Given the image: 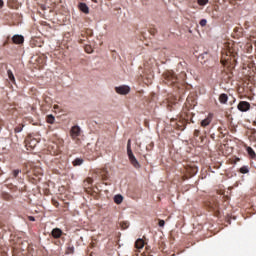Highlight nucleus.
Listing matches in <instances>:
<instances>
[{
    "label": "nucleus",
    "instance_id": "1",
    "mask_svg": "<svg viewBox=\"0 0 256 256\" xmlns=\"http://www.w3.org/2000/svg\"><path fill=\"white\" fill-rule=\"evenodd\" d=\"M127 155L131 165H133L135 169H139L141 165L139 164V161H137V158L133 154V150H131V139H129L127 142Z\"/></svg>",
    "mask_w": 256,
    "mask_h": 256
},
{
    "label": "nucleus",
    "instance_id": "2",
    "mask_svg": "<svg viewBox=\"0 0 256 256\" xmlns=\"http://www.w3.org/2000/svg\"><path fill=\"white\" fill-rule=\"evenodd\" d=\"M164 79L166 80V83H169V85H173V83H177V75H175V72L168 71L164 74Z\"/></svg>",
    "mask_w": 256,
    "mask_h": 256
},
{
    "label": "nucleus",
    "instance_id": "3",
    "mask_svg": "<svg viewBox=\"0 0 256 256\" xmlns=\"http://www.w3.org/2000/svg\"><path fill=\"white\" fill-rule=\"evenodd\" d=\"M116 93H118V95H129V93L131 92V87L127 86V85H121V86H117L115 88Z\"/></svg>",
    "mask_w": 256,
    "mask_h": 256
},
{
    "label": "nucleus",
    "instance_id": "4",
    "mask_svg": "<svg viewBox=\"0 0 256 256\" xmlns=\"http://www.w3.org/2000/svg\"><path fill=\"white\" fill-rule=\"evenodd\" d=\"M237 109H238V111L245 113L251 109V104H249V102H247V101H241V102H239Z\"/></svg>",
    "mask_w": 256,
    "mask_h": 256
},
{
    "label": "nucleus",
    "instance_id": "5",
    "mask_svg": "<svg viewBox=\"0 0 256 256\" xmlns=\"http://www.w3.org/2000/svg\"><path fill=\"white\" fill-rule=\"evenodd\" d=\"M70 135L72 139H77L79 135H81V127L79 126H73L70 130Z\"/></svg>",
    "mask_w": 256,
    "mask_h": 256
},
{
    "label": "nucleus",
    "instance_id": "6",
    "mask_svg": "<svg viewBox=\"0 0 256 256\" xmlns=\"http://www.w3.org/2000/svg\"><path fill=\"white\" fill-rule=\"evenodd\" d=\"M12 41L15 45H21L25 42V38L22 35L16 34L12 37Z\"/></svg>",
    "mask_w": 256,
    "mask_h": 256
},
{
    "label": "nucleus",
    "instance_id": "7",
    "mask_svg": "<svg viewBox=\"0 0 256 256\" xmlns=\"http://www.w3.org/2000/svg\"><path fill=\"white\" fill-rule=\"evenodd\" d=\"M80 11H82V13H85V15H88L89 13V6H87L86 3H83L81 2L79 5H78Z\"/></svg>",
    "mask_w": 256,
    "mask_h": 256
},
{
    "label": "nucleus",
    "instance_id": "8",
    "mask_svg": "<svg viewBox=\"0 0 256 256\" xmlns=\"http://www.w3.org/2000/svg\"><path fill=\"white\" fill-rule=\"evenodd\" d=\"M61 235H63V231H61V229L55 228L52 230V237H54L55 239H59Z\"/></svg>",
    "mask_w": 256,
    "mask_h": 256
},
{
    "label": "nucleus",
    "instance_id": "9",
    "mask_svg": "<svg viewBox=\"0 0 256 256\" xmlns=\"http://www.w3.org/2000/svg\"><path fill=\"white\" fill-rule=\"evenodd\" d=\"M145 247V241L141 238L137 239L135 242V248L136 249H143Z\"/></svg>",
    "mask_w": 256,
    "mask_h": 256
},
{
    "label": "nucleus",
    "instance_id": "10",
    "mask_svg": "<svg viewBox=\"0 0 256 256\" xmlns=\"http://www.w3.org/2000/svg\"><path fill=\"white\" fill-rule=\"evenodd\" d=\"M227 101H229V96H227V94H221L219 96V102L222 103L223 105H225Z\"/></svg>",
    "mask_w": 256,
    "mask_h": 256
},
{
    "label": "nucleus",
    "instance_id": "11",
    "mask_svg": "<svg viewBox=\"0 0 256 256\" xmlns=\"http://www.w3.org/2000/svg\"><path fill=\"white\" fill-rule=\"evenodd\" d=\"M114 203L121 205L123 203V196L121 194L114 196Z\"/></svg>",
    "mask_w": 256,
    "mask_h": 256
},
{
    "label": "nucleus",
    "instance_id": "12",
    "mask_svg": "<svg viewBox=\"0 0 256 256\" xmlns=\"http://www.w3.org/2000/svg\"><path fill=\"white\" fill-rule=\"evenodd\" d=\"M247 153H248L249 157H251V159H255L256 153H255V151L253 150V148L247 147Z\"/></svg>",
    "mask_w": 256,
    "mask_h": 256
},
{
    "label": "nucleus",
    "instance_id": "13",
    "mask_svg": "<svg viewBox=\"0 0 256 256\" xmlns=\"http://www.w3.org/2000/svg\"><path fill=\"white\" fill-rule=\"evenodd\" d=\"M72 163H73L74 167H79V165H83V159L76 158Z\"/></svg>",
    "mask_w": 256,
    "mask_h": 256
},
{
    "label": "nucleus",
    "instance_id": "14",
    "mask_svg": "<svg viewBox=\"0 0 256 256\" xmlns=\"http://www.w3.org/2000/svg\"><path fill=\"white\" fill-rule=\"evenodd\" d=\"M8 79L12 82L15 83V75H13V71L8 70L7 71Z\"/></svg>",
    "mask_w": 256,
    "mask_h": 256
},
{
    "label": "nucleus",
    "instance_id": "15",
    "mask_svg": "<svg viewBox=\"0 0 256 256\" xmlns=\"http://www.w3.org/2000/svg\"><path fill=\"white\" fill-rule=\"evenodd\" d=\"M47 123H50V125H53L55 123V116L52 114L48 115L46 118Z\"/></svg>",
    "mask_w": 256,
    "mask_h": 256
},
{
    "label": "nucleus",
    "instance_id": "16",
    "mask_svg": "<svg viewBox=\"0 0 256 256\" xmlns=\"http://www.w3.org/2000/svg\"><path fill=\"white\" fill-rule=\"evenodd\" d=\"M211 123V118H205L204 120L201 121V126L202 127H207Z\"/></svg>",
    "mask_w": 256,
    "mask_h": 256
},
{
    "label": "nucleus",
    "instance_id": "17",
    "mask_svg": "<svg viewBox=\"0 0 256 256\" xmlns=\"http://www.w3.org/2000/svg\"><path fill=\"white\" fill-rule=\"evenodd\" d=\"M249 172V168L247 166H242L240 168V173L247 174Z\"/></svg>",
    "mask_w": 256,
    "mask_h": 256
},
{
    "label": "nucleus",
    "instance_id": "18",
    "mask_svg": "<svg viewBox=\"0 0 256 256\" xmlns=\"http://www.w3.org/2000/svg\"><path fill=\"white\" fill-rule=\"evenodd\" d=\"M198 1V5L200 6H205L209 3V0H197Z\"/></svg>",
    "mask_w": 256,
    "mask_h": 256
},
{
    "label": "nucleus",
    "instance_id": "19",
    "mask_svg": "<svg viewBox=\"0 0 256 256\" xmlns=\"http://www.w3.org/2000/svg\"><path fill=\"white\" fill-rule=\"evenodd\" d=\"M19 173H21V170L16 169L13 171V177L17 178L19 176Z\"/></svg>",
    "mask_w": 256,
    "mask_h": 256
},
{
    "label": "nucleus",
    "instance_id": "20",
    "mask_svg": "<svg viewBox=\"0 0 256 256\" xmlns=\"http://www.w3.org/2000/svg\"><path fill=\"white\" fill-rule=\"evenodd\" d=\"M207 25V19H202L201 21H200V26L201 27H205Z\"/></svg>",
    "mask_w": 256,
    "mask_h": 256
},
{
    "label": "nucleus",
    "instance_id": "21",
    "mask_svg": "<svg viewBox=\"0 0 256 256\" xmlns=\"http://www.w3.org/2000/svg\"><path fill=\"white\" fill-rule=\"evenodd\" d=\"M22 131H23V126L22 127L18 126L15 128V133H21Z\"/></svg>",
    "mask_w": 256,
    "mask_h": 256
},
{
    "label": "nucleus",
    "instance_id": "22",
    "mask_svg": "<svg viewBox=\"0 0 256 256\" xmlns=\"http://www.w3.org/2000/svg\"><path fill=\"white\" fill-rule=\"evenodd\" d=\"M158 225L159 227H165V220H159Z\"/></svg>",
    "mask_w": 256,
    "mask_h": 256
},
{
    "label": "nucleus",
    "instance_id": "23",
    "mask_svg": "<svg viewBox=\"0 0 256 256\" xmlns=\"http://www.w3.org/2000/svg\"><path fill=\"white\" fill-rule=\"evenodd\" d=\"M127 227H129V224H127V222H125V223L122 224V228H123V229H127Z\"/></svg>",
    "mask_w": 256,
    "mask_h": 256
},
{
    "label": "nucleus",
    "instance_id": "24",
    "mask_svg": "<svg viewBox=\"0 0 256 256\" xmlns=\"http://www.w3.org/2000/svg\"><path fill=\"white\" fill-rule=\"evenodd\" d=\"M194 135H195V137H199V130H195Z\"/></svg>",
    "mask_w": 256,
    "mask_h": 256
},
{
    "label": "nucleus",
    "instance_id": "25",
    "mask_svg": "<svg viewBox=\"0 0 256 256\" xmlns=\"http://www.w3.org/2000/svg\"><path fill=\"white\" fill-rule=\"evenodd\" d=\"M3 5H5V3L3 2V0H0V9L3 8Z\"/></svg>",
    "mask_w": 256,
    "mask_h": 256
},
{
    "label": "nucleus",
    "instance_id": "26",
    "mask_svg": "<svg viewBox=\"0 0 256 256\" xmlns=\"http://www.w3.org/2000/svg\"><path fill=\"white\" fill-rule=\"evenodd\" d=\"M29 221H35V217L29 216Z\"/></svg>",
    "mask_w": 256,
    "mask_h": 256
},
{
    "label": "nucleus",
    "instance_id": "27",
    "mask_svg": "<svg viewBox=\"0 0 256 256\" xmlns=\"http://www.w3.org/2000/svg\"><path fill=\"white\" fill-rule=\"evenodd\" d=\"M86 53H91V48H86Z\"/></svg>",
    "mask_w": 256,
    "mask_h": 256
},
{
    "label": "nucleus",
    "instance_id": "28",
    "mask_svg": "<svg viewBox=\"0 0 256 256\" xmlns=\"http://www.w3.org/2000/svg\"><path fill=\"white\" fill-rule=\"evenodd\" d=\"M88 182H89V183H93V179L88 178Z\"/></svg>",
    "mask_w": 256,
    "mask_h": 256
},
{
    "label": "nucleus",
    "instance_id": "29",
    "mask_svg": "<svg viewBox=\"0 0 256 256\" xmlns=\"http://www.w3.org/2000/svg\"><path fill=\"white\" fill-rule=\"evenodd\" d=\"M54 109H59V105H54Z\"/></svg>",
    "mask_w": 256,
    "mask_h": 256
},
{
    "label": "nucleus",
    "instance_id": "30",
    "mask_svg": "<svg viewBox=\"0 0 256 256\" xmlns=\"http://www.w3.org/2000/svg\"><path fill=\"white\" fill-rule=\"evenodd\" d=\"M92 1H94V3H97V0H92Z\"/></svg>",
    "mask_w": 256,
    "mask_h": 256
}]
</instances>
